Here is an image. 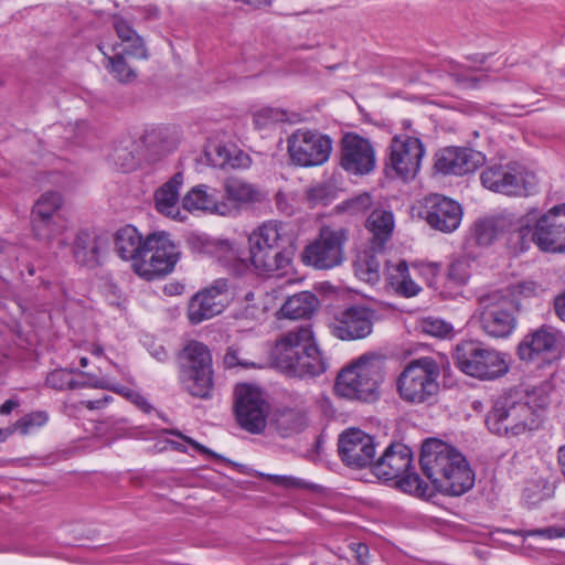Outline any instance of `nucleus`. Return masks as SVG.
Masks as SVG:
<instances>
[{
  "instance_id": "obj_61",
  "label": "nucleus",
  "mask_w": 565,
  "mask_h": 565,
  "mask_svg": "<svg viewBox=\"0 0 565 565\" xmlns=\"http://www.w3.org/2000/svg\"><path fill=\"white\" fill-rule=\"evenodd\" d=\"M18 406V403L12 401V399H8L1 406H0V414L1 415H8L10 414L15 407Z\"/></svg>"
},
{
  "instance_id": "obj_46",
  "label": "nucleus",
  "mask_w": 565,
  "mask_h": 565,
  "mask_svg": "<svg viewBox=\"0 0 565 565\" xmlns=\"http://www.w3.org/2000/svg\"><path fill=\"white\" fill-rule=\"evenodd\" d=\"M542 291L541 286L533 280H524L516 282L510 287V296L514 298H530L537 296Z\"/></svg>"
},
{
  "instance_id": "obj_41",
  "label": "nucleus",
  "mask_w": 565,
  "mask_h": 565,
  "mask_svg": "<svg viewBox=\"0 0 565 565\" xmlns=\"http://www.w3.org/2000/svg\"><path fill=\"white\" fill-rule=\"evenodd\" d=\"M47 386L55 390L76 388L86 385V383H78L74 380L73 371L67 369L54 370L46 376ZM89 383H87L88 385Z\"/></svg>"
},
{
  "instance_id": "obj_16",
  "label": "nucleus",
  "mask_w": 565,
  "mask_h": 565,
  "mask_svg": "<svg viewBox=\"0 0 565 565\" xmlns=\"http://www.w3.org/2000/svg\"><path fill=\"white\" fill-rule=\"evenodd\" d=\"M332 151V140L326 135L298 129L288 138V152L294 163L300 167L321 166Z\"/></svg>"
},
{
  "instance_id": "obj_47",
  "label": "nucleus",
  "mask_w": 565,
  "mask_h": 565,
  "mask_svg": "<svg viewBox=\"0 0 565 565\" xmlns=\"http://www.w3.org/2000/svg\"><path fill=\"white\" fill-rule=\"evenodd\" d=\"M244 316L248 319L258 320L265 315V307L256 302L255 294L248 291L245 295Z\"/></svg>"
},
{
  "instance_id": "obj_58",
  "label": "nucleus",
  "mask_w": 565,
  "mask_h": 565,
  "mask_svg": "<svg viewBox=\"0 0 565 565\" xmlns=\"http://www.w3.org/2000/svg\"><path fill=\"white\" fill-rule=\"evenodd\" d=\"M554 307L557 317L565 322V294L555 299Z\"/></svg>"
},
{
  "instance_id": "obj_23",
  "label": "nucleus",
  "mask_w": 565,
  "mask_h": 565,
  "mask_svg": "<svg viewBox=\"0 0 565 565\" xmlns=\"http://www.w3.org/2000/svg\"><path fill=\"white\" fill-rule=\"evenodd\" d=\"M227 301V282L216 280L211 287L198 292L190 301L188 317L191 323L198 324L221 313Z\"/></svg>"
},
{
  "instance_id": "obj_3",
  "label": "nucleus",
  "mask_w": 565,
  "mask_h": 565,
  "mask_svg": "<svg viewBox=\"0 0 565 565\" xmlns=\"http://www.w3.org/2000/svg\"><path fill=\"white\" fill-rule=\"evenodd\" d=\"M420 467L438 492L458 497L473 487L475 475L466 458L439 439H428L422 446Z\"/></svg>"
},
{
  "instance_id": "obj_44",
  "label": "nucleus",
  "mask_w": 565,
  "mask_h": 565,
  "mask_svg": "<svg viewBox=\"0 0 565 565\" xmlns=\"http://www.w3.org/2000/svg\"><path fill=\"white\" fill-rule=\"evenodd\" d=\"M284 118L285 114L281 110L270 107L260 108L253 115L254 125L258 129H263L275 122L282 121Z\"/></svg>"
},
{
  "instance_id": "obj_6",
  "label": "nucleus",
  "mask_w": 565,
  "mask_h": 565,
  "mask_svg": "<svg viewBox=\"0 0 565 565\" xmlns=\"http://www.w3.org/2000/svg\"><path fill=\"white\" fill-rule=\"evenodd\" d=\"M412 450L403 444H392L373 463L372 471L381 480H397L398 488L418 498H430L431 488L413 471Z\"/></svg>"
},
{
  "instance_id": "obj_50",
  "label": "nucleus",
  "mask_w": 565,
  "mask_h": 565,
  "mask_svg": "<svg viewBox=\"0 0 565 565\" xmlns=\"http://www.w3.org/2000/svg\"><path fill=\"white\" fill-rule=\"evenodd\" d=\"M451 75L455 77L456 82L463 88H476L479 84V78L472 76L466 70H456L451 71Z\"/></svg>"
},
{
  "instance_id": "obj_52",
  "label": "nucleus",
  "mask_w": 565,
  "mask_h": 565,
  "mask_svg": "<svg viewBox=\"0 0 565 565\" xmlns=\"http://www.w3.org/2000/svg\"><path fill=\"white\" fill-rule=\"evenodd\" d=\"M440 268V264L438 263H423L418 266L419 274L426 279L429 286L435 285Z\"/></svg>"
},
{
  "instance_id": "obj_40",
  "label": "nucleus",
  "mask_w": 565,
  "mask_h": 565,
  "mask_svg": "<svg viewBox=\"0 0 565 565\" xmlns=\"http://www.w3.org/2000/svg\"><path fill=\"white\" fill-rule=\"evenodd\" d=\"M277 427L282 436H289L302 430L306 426L303 414L298 411L287 409L281 412L276 419Z\"/></svg>"
},
{
  "instance_id": "obj_36",
  "label": "nucleus",
  "mask_w": 565,
  "mask_h": 565,
  "mask_svg": "<svg viewBox=\"0 0 565 565\" xmlns=\"http://www.w3.org/2000/svg\"><path fill=\"white\" fill-rule=\"evenodd\" d=\"M381 249L373 248L371 244L370 249L363 250L358 254L353 267L356 277L361 280L375 284L380 279L381 262L377 258V253Z\"/></svg>"
},
{
  "instance_id": "obj_32",
  "label": "nucleus",
  "mask_w": 565,
  "mask_h": 565,
  "mask_svg": "<svg viewBox=\"0 0 565 565\" xmlns=\"http://www.w3.org/2000/svg\"><path fill=\"white\" fill-rule=\"evenodd\" d=\"M288 241L286 225L277 220L264 222L248 236V243H257L267 247L286 249L284 245Z\"/></svg>"
},
{
  "instance_id": "obj_35",
  "label": "nucleus",
  "mask_w": 565,
  "mask_h": 565,
  "mask_svg": "<svg viewBox=\"0 0 565 565\" xmlns=\"http://www.w3.org/2000/svg\"><path fill=\"white\" fill-rule=\"evenodd\" d=\"M114 28L117 32L118 38L126 43L124 46V53L131 58L147 60L148 52L145 46L143 40L137 35L130 24L124 19H116Z\"/></svg>"
},
{
  "instance_id": "obj_60",
  "label": "nucleus",
  "mask_w": 565,
  "mask_h": 565,
  "mask_svg": "<svg viewBox=\"0 0 565 565\" xmlns=\"http://www.w3.org/2000/svg\"><path fill=\"white\" fill-rule=\"evenodd\" d=\"M132 403L146 413H149L152 409V407L147 402V399L139 393H138L137 397L132 401Z\"/></svg>"
},
{
  "instance_id": "obj_51",
  "label": "nucleus",
  "mask_w": 565,
  "mask_h": 565,
  "mask_svg": "<svg viewBox=\"0 0 565 565\" xmlns=\"http://www.w3.org/2000/svg\"><path fill=\"white\" fill-rule=\"evenodd\" d=\"M217 156L220 157V160L215 163L222 168L224 167H231V168H238L245 166L244 162L238 157H232L228 152V150L224 147H217L216 148Z\"/></svg>"
},
{
  "instance_id": "obj_39",
  "label": "nucleus",
  "mask_w": 565,
  "mask_h": 565,
  "mask_svg": "<svg viewBox=\"0 0 565 565\" xmlns=\"http://www.w3.org/2000/svg\"><path fill=\"white\" fill-rule=\"evenodd\" d=\"M337 190L328 182H319L306 190V201L310 207L328 205L335 199Z\"/></svg>"
},
{
  "instance_id": "obj_2",
  "label": "nucleus",
  "mask_w": 565,
  "mask_h": 565,
  "mask_svg": "<svg viewBox=\"0 0 565 565\" xmlns=\"http://www.w3.org/2000/svg\"><path fill=\"white\" fill-rule=\"evenodd\" d=\"M550 388L548 384H542L525 393L500 395L487 414V427L499 436H519L540 428L551 402Z\"/></svg>"
},
{
  "instance_id": "obj_21",
  "label": "nucleus",
  "mask_w": 565,
  "mask_h": 565,
  "mask_svg": "<svg viewBox=\"0 0 565 565\" xmlns=\"http://www.w3.org/2000/svg\"><path fill=\"white\" fill-rule=\"evenodd\" d=\"M420 214L431 228L452 233L461 223L462 209L455 200L434 193L424 198Z\"/></svg>"
},
{
  "instance_id": "obj_15",
  "label": "nucleus",
  "mask_w": 565,
  "mask_h": 565,
  "mask_svg": "<svg viewBox=\"0 0 565 565\" xmlns=\"http://www.w3.org/2000/svg\"><path fill=\"white\" fill-rule=\"evenodd\" d=\"M234 396V412L238 425L250 434L262 433L269 412L262 390L252 384H238Z\"/></svg>"
},
{
  "instance_id": "obj_14",
  "label": "nucleus",
  "mask_w": 565,
  "mask_h": 565,
  "mask_svg": "<svg viewBox=\"0 0 565 565\" xmlns=\"http://www.w3.org/2000/svg\"><path fill=\"white\" fill-rule=\"evenodd\" d=\"M63 198L47 191L34 203L31 212L32 233L41 242L50 243L67 230V221L60 214Z\"/></svg>"
},
{
  "instance_id": "obj_28",
  "label": "nucleus",
  "mask_w": 565,
  "mask_h": 565,
  "mask_svg": "<svg viewBox=\"0 0 565 565\" xmlns=\"http://www.w3.org/2000/svg\"><path fill=\"white\" fill-rule=\"evenodd\" d=\"M183 181V172H177L157 189L154 192V206L159 213L172 220L179 218L181 214L179 209L180 189Z\"/></svg>"
},
{
  "instance_id": "obj_22",
  "label": "nucleus",
  "mask_w": 565,
  "mask_h": 565,
  "mask_svg": "<svg viewBox=\"0 0 565 565\" xmlns=\"http://www.w3.org/2000/svg\"><path fill=\"white\" fill-rule=\"evenodd\" d=\"M338 451L345 466L365 468L373 463L376 444L373 436L359 428H349L339 437Z\"/></svg>"
},
{
  "instance_id": "obj_18",
  "label": "nucleus",
  "mask_w": 565,
  "mask_h": 565,
  "mask_svg": "<svg viewBox=\"0 0 565 565\" xmlns=\"http://www.w3.org/2000/svg\"><path fill=\"white\" fill-rule=\"evenodd\" d=\"M374 321L375 310L354 305L335 312L328 327L333 337L342 341H352L370 335Z\"/></svg>"
},
{
  "instance_id": "obj_63",
  "label": "nucleus",
  "mask_w": 565,
  "mask_h": 565,
  "mask_svg": "<svg viewBox=\"0 0 565 565\" xmlns=\"http://www.w3.org/2000/svg\"><path fill=\"white\" fill-rule=\"evenodd\" d=\"M137 395H138V392H136V391H134L131 388H128L126 391V394H125L124 397H126L127 399L132 402L137 397Z\"/></svg>"
},
{
  "instance_id": "obj_4",
  "label": "nucleus",
  "mask_w": 565,
  "mask_h": 565,
  "mask_svg": "<svg viewBox=\"0 0 565 565\" xmlns=\"http://www.w3.org/2000/svg\"><path fill=\"white\" fill-rule=\"evenodd\" d=\"M276 366L289 376H317L327 369L311 326H299L282 333L273 350Z\"/></svg>"
},
{
  "instance_id": "obj_57",
  "label": "nucleus",
  "mask_w": 565,
  "mask_h": 565,
  "mask_svg": "<svg viewBox=\"0 0 565 565\" xmlns=\"http://www.w3.org/2000/svg\"><path fill=\"white\" fill-rule=\"evenodd\" d=\"M113 397L104 395L102 398L83 401L82 404L88 409H99L107 405Z\"/></svg>"
},
{
  "instance_id": "obj_7",
  "label": "nucleus",
  "mask_w": 565,
  "mask_h": 565,
  "mask_svg": "<svg viewBox=\"0 0 565 565\" xmlns=\"http://www.w3.org/2000/svg\"><path fill=\"white\" fill-rule=\"evenodd\" d=\"M454 360L462 373L483 381L499 379L509 372L507 354L475 340L458 343Z\"/></svg>"
},
{
  "instance_id": "obj_12",
  "label": "nucleus",
  "mask_w": 565,
  "mask_h": 565,
  "mask_svg": "<svg viewBox=\"0 0 565 565\" xmlns=\"http://www.w3.org/2000/svg\"><path fill=\"white\" fill-rule=\"evenodd\" d=\"M348 231L344 227L321 226L318 236L301 253L305 265L319 270L340 266L344 260V244Z\"/></svg>"
},
{
  "instance_id": "obj_43",
  "label": "nucleus",
  "mask_w": 565,
  "mask_h": 565,
  "mask_svg": "<svg viewBox=\"0 0 565 565\" xmlns=\"http://www.w3.org/2000/svg\"><path fill=\"white\" fill-rule=\"evenodd\" d=\"M420 330L433 337L445 338L452 332V326L440 318L427 317L420 321Z\"/></svg>"
},
{
  "instance_id": "obj_55",
  "label": "nucleus",
  "mask_w": 565,
  "mask_h": 565,
  "mask_svg": "<svg viewBox=\"0 0 565 565\" xmlns=\"http://www.w3.org/2000/svg\"><path fill=\"white\" fill-rule=\"evenodd\" d=\"M354 557L356 558L360 565H366L369 561V547L362 543H354L351 546Z\"/></svg>"
},
{
  "instance_id": "obj_62",
  "label": "nucleus",
  "mask_w": 565,
  "mask_h": 565,
  "mask_svg": "<svg viewBox=\"0 0 565 565\" xmlns=\"http://www.w3.org/2000/svg\"><path fill=\"white\" fill-rule=\"evenodd\" d=\"M137 395H138V392H136V391H134L131 388H128L126 391V394H125L124 397H126L127 399L132 402L137 397Z\"/></svg>"
},
{
  "instance_id": "obj_29",
  "label": "nucleus",
  "mask_w": 565,
  "mask_h": 565,
  "mask_svg": "<svg viewBox=\"0 0 565 565\" xmlns=\"http://www.w3.org/2000/svg\"><path fill=\"white\" fill-rule=\"evenodd\" d=\"M115 247L119 257L130 260L135 269L136 263L141 259L145 249V238L132 225H126L116 233Z\"/></svg>"
},
{
  "instance_id": "obj_59",
  "label": "nucleus",
  "mask_w": 565,
  "mask_h": 565,
  "mask_svg": "<svg viewBox=\"0 0 565 565\" xmlns=\"http://www.w3.org/2000/svg\"><path fill=\"white\" fill-rule=\"evenodd\" d=\"M276 205L278 210L287 214L291 213V209L287 204V195L282 192L276 194Z\"/></svg>"
},
{
  "instance_id": "obj_31",
  "label": "nucleus",
  "mask_w": 565,
  "mask_h": 565,
  "mask_svg": "<svg viewBox=\"0 0 565 565\" xmlns=\"http://www.w3.org/2000/svg\"><path fill=\"white\" fill-rule=\"evenodd\" d=\"M319 307L318 297L311 291H301L288 297L279 313L290 320L309 319Z\"/></svg>"
},
{
  "instance_id": "obj_42",
  "label": "nucleus",
  "mask_w": 565,
  "mask_h": 565,
  "mask_svg": "<svg viewBox=\"0 0 565 565\" xmlns=\"http://www.w3.org/2000/svg\"><path fill=\"white\" fill-rule=\"evenodd\" d=\"M372 206V198L369 193H360L337 205V211L350 215L364 214Z\"/></svg>"
},
{
  "instance_id": "obj_49",
  "label": "nucleus",
  "mask_w": 565,
  "mask_h": 565,
  "mask_svg": "<svg viewBox=\"0 0 565 565\" xmlns=\"http://www.w3.org/2000/svg\"><path fill=\"white\" fill-rule=\"evenodd\" d=\"M527 536H542L547 540L565 536V527L547 526L543 529H534L526 532Z\"/></svg>"
},
{
  "instance_id": "obj_54",
  "label": "nucleus",
  "mask_w": 565,
  "mask_h": 565,
  "mask_svg": "<svg viewBox=\"0 0 565 565\" xmlns=\"http://www.w3.org/2000/svg\"><path fill=\"white\" fill-rule=\"evenodd\" d=\"M88 386L106 388V390L113 391L121 396H125L126 391L129 388V387H126L122 385L110 384L107 380H97V379H92Z\"/></svg>"
},
{
  "instance_id": "obj_8",
  "label": "nucleus",
  "mask_w": 565,
  "mask_h": 565,
  "mask_svg": "<svg viewBox=\"0 0 565 565\" xmlns=\"http://www.w3.org/2000/svg\"><path fill=\"white\" fill-rule=\"evenodd\" d=\"M179 379L192 396L209 398L214 387L212 354L202 342L190 341L180 354Z\"/></svg>"
},
{
  "instance_id": "obj_25",
  "label": "nucleus",
  "mask_w": 565,
  "mask_h": 565,
  "mask_svg": "<svg viewBox=\"0 0 565 565\" xmlns=\"http://www.w3.org/2000/svg\"><path fill=\"white\" fill-rule=\"evenodd\" d=\"M248 249L250 264L259 275L281 276L291 266V256L287 249L267 247L257 243H248Z\"/></svg>"
},
{
  "instance_id": "obj_26",
  "label": "nucleus",
  "mask_w": 565,
  "mask_h": 565,
  "mask_svg": "<svg viewBox=\"0 0 565 565\" xmlns=\"http://www.w3.org/2000/svg\"><path fill=\"white\" fill-rule=\"evenodd\" d=\"M182 206L189 212L200 211L228 216V207L222 204L218 190L207 184L192 186L183 196Z\"/></svg>"
},
{
  "instance_id": "obj_19",
  "label": "nucleus",
  "mask_w": 565,
  "mask_h": 565,
  "mask_svg": "<svg viewBox=\"0 0 565 565\" xmlns=\"http://www.w3.org/2000/svg\"><path fill=\"white\" fill-rule=\"evenodd\" d=\"M562 341L563 335L557 329L544 324L522 339L518 356L525 363L544 364L557 353Z\"/></svg>"
},
{
  "instance_id": "obj_13",
  "label": "nucleus",
  "mask_w": 565,
  "mask_h": 565,
  "mask_svg": "<svg viewBox=\"0 0 565 565\" xmlns=\"http://www.w3.org/2000/svg\"><path fill=\"white\" fill-rule=\"evenodd\" d=\"M518 305L502 291H494L479 299L480 328L491 338H508L516 327L514 312Z\"/></svg>"
},
{
  "instance_id": "obj_1",
  "label": "nucleus",
  "mask_w": 565,
  "mask_h": 565,
  "mask_svg": "<svg viewBox=\"0 0 565 565\" xmlns=\"http://www.w3.org/2000/svg\"><path fill=\"white\" fill-rule=\"evenodd\" d=\"M508 233L515 254L524 253L534 244L541 252L565 253V203L546 211L530 207L522 215L501 213L494 217L475 222L471 237L476 244L488 246Z\"/></svg>"
},
{
  "instance_id": "obj_10",
  "label": "nucleus",
  "mask_w": 565,
  "mask_h": 565,
  "mask_svg": "<svg viewBox=\"0 0 565 565\" xmlns=\"http://www.w3.org/2000/svg\"><path fill=\"white\" fill-rule=\"evenodd\" d=\"M180 254L170 234L153 232L145 237L143 254L135 265V273L147 280L166 276L173 270Z\"/></svg>"
},
{
  "instance_id": "obj_24",
  "label": "nucleus",
  "mask_w": 565,
  "mask_h": 565,
  "mask_svg": "<svg viewBox=\"0 0 565 565\" xmlns=\"http://www.w3.org/2000/svg\"><path fill=\"white\" fill-rule=\"evenodd\" d=\"M486 161L482 152L460 147L441 149L435 157V169L443 174L463 175L476 171Z\"/></svg>"
},
{
  "instance_id": "obj_48",
  "label": "nucleus",
  "mask_w": 565,
  "mask_h": 565,
  "mask_svg": "<svg viewBox=\"0 0 565 565\" xmlns=\"http://www.w3.org/2000/svg\"><path fill=\"white\" fill-rule=\"evenodd\" d=\"M47 422V415L44 412H38L26 415L20 420V427L23 434H28L33 426H42Z\"/></svg>"
},
{
  "instance_id": "obj_30",
  "label": "nucleus",
  "mask_w": 565,
  "mask_h": 565,
  "mask_svg": "<svg viewBox=\"0 0 565 565\" xmlns=\"http://www.w3.org/2000/svg\"><path fill=\"white\" fill-rule=\"evenodd\" d=\"M102 239L87 231H81L74 241L73 256L75 262L88 268L100 265Z\"/></svg>"
},
{
  "instance_id": "obj_34",
  "label": "nucleus",
  "mask_w": 565,
  "mask_h": 565,
  "mask_svg": "<svg viewBox=\"0 0 565 565\" xmlns=\"http://www.w3.org/2000/svg\"><path fill=\"white\" fill-rule=\"evenodd\" d=\"M366 228L372 233L373 248L383 249L394 228V217L388 211L374 210L366 221Z\"/></svg>"
},
{
  "instance_id": "obj_17",
  "label": "nucleus",
  "mask_w": 565,
  "mask_h": 565,
  "mask_svg": "<svg viewBox=\"0 0 565 565\" xmlns=\"http://www.w3.org/2000/svg\"><path fill=\"white\" fill-rule=\"evenodd\" d=\"M424 154L425 149L418 138L408 135L395 136L388 147L386 172L403 180L414 179Z\"/></svg>"
},
{
  "instance_id": "obj_27",
  "label": "nucleus",
  "mask_w": 565,
  "mask_h": 565,
  "mask_svg": "<svg viewBox=\"0 0 565 565\" xmlns=\"http://www.w3.org/2000/svg\"><path fill=\"white\" fill-rule=\"evenodd\" d=\"M223 192L222 204L227 205L228 215L236 213L243 206L258 203L264 198L257 186L238 178L225 179Z\"/></svg>"
},
{
  "instance_id": "obj_9",
  "label": "nucleus",
  "mask_w": 565,
  "mask_h": 565,
  "mask_svg": "<svg viewBox=\"0 0 565 565\" xmlns=\"http://www.w3.org/2000/svg\"><path fill=\"white\" fill-rule=\"evenodd\" d=\"M382 381L379 361L362 355L338 374L334 392L348 399L373 401L377 396Z\"/></svg>"
},
{
  "instance_id": "obj_33",
  "label": "nucleus",
  "mask_w": 565,
  "mask_h": 565,
  "mask_svg": "<svg viewBox=\"0 0 565 565\" xmlns=\"http://www.w3.org/2000/svg\"><path fill=\"white\" fill-rule=\"evenodd\" d=\"M388 286L399 296L414 297L422 288L411 278L406 262L388 264L386 273Z\"/></svg>"
},
{
  "instance_id": "obj_38",
  "label": "nucleus",
  "mask_w": 565,
  "mask_h": 565,
  "mask_svg": "<svg viewBox=\"0 0 565 565\" xmlns=\"http://www.w3.org/2000/svg\"><path fill=\"white\" fill-rule=\"evenodd\" d=\"M471 277V260L466 257L455 259L448 267L447 285L461 288L466 286Z\"/></svg>"
},
{
  "instance_id": "obj_56",
  "label": "nucleus",
  "mask_w": 565,
  "mask_h": 565,
  "mask_svg": "<svg viewBox=\"0 0 565 565\" xmlns=\"http://www.w3.org/2000/svg\"><path fill=\"white\" fill-rule=\"evenodd\" d=\"M172 435H175L178 437H180L181 439H183L186 444H189L190 446H192L195 450L202 452V454H205L207 456H211V457H216V454H214L212 450H210L209 448H206L205 446L199 444L198 441H195L194 439H192L191 437H188V436H184L182 435L181 433L179 431H171Z\"/></svg>"
},
{
  "instance_id": "obj_37",
  "label": "nucleus",
  "mask_w": 565,
  "mask_h": 565,
  "mask_svg": "<svg viewBox=\"0 0 565 565\" xmlns=\"http://www.w3.org/2000/svg\"><path fill=\"white\" fill-rule=\"evenodd\" d=\"M99 50L105 55L104 66L105 68L120 83H130L137 77L136 71L128 65L126 57H129L124 53V50L116 53L113 56L107 55L99 46Z\"/></svg>"
},
{
  "instance_id": "obj_11",
  "label": "nucleus",
  "mask_w": 565,
  "mask_h": 565,
  "mask_svg": "<svg viewBox=\"0 0 565 565\" xmlns=\"http://www.w3.org/2000/svg\"><path fill=\"white\" fill-rule=\"evenodd\" d=\"M480 181L486 189L509 196H529L537 186L536 175L516 162L487 167Z\"/></svg>"
},
{
  "instance_id": "obj_20",
  "label": "nucleus",
  "mask_w": 565,
  "mask_h": 565,
  "mask_svg": "<svg viewBox=\"0 0 565 565\" xmlns=\"http://www.w3.org/2000/svg\"><path fill=\"white\" fill-rule=\"evenodd\" d=\"M376 154L371 141L355 132H347L340 142V166L349 173L364 175L372 172Z\"/></svg>"
},
{
  "instance_id": "obj_5",
  "label": "nucleus",
  "mask_w": 565,
  "mask_h": 565,
  "mask_svg": "<svg viewBox=\"0 0 565 565\" xmlns=\"http://www.w3.org/2000/svg\"><path fill=\"white\" fill-rule=\"evenodd\" d=\"M439 377L440 365L434 358L414 359L397 376V394L407 404H429L439 393Z\"/></svg>"
},
{
  "instance_id": "obj_64",
  "label": "nucleus",
  "mask_w": 565,
  "mask_h": 565,
  "mask_svg": "<svg viewBox=\"0 0 565 565\" xmlns=\"http://www.w3.org/2000/svg\"><path fill=\"white\" fill-rule=\"evenodd\" d=\"M92 353L96 356H100L103 354V348L100 345L94 344L92 347Z\"/></svg>"
},
{
  "instance_id": "obj_53",
  "label": "nucleus",
  "mask_w": 565,
  "mask_h": 565,
  "mask_svg": "<svg viewBox=\"0 0 565 565\" xmlns=\"http://www.w3.org/2000/svg\"><path fill=\"white\" fill-rule=\"evenodd\" d=\"M268 479L271 480L275 484L282 486L285 488H306L307 483L298 478L291 476H278L270 475Z\"/></svg>"
},
{
  "instance_id": "obj_45",
  "label": "nucleus",
  "mask_w": 565,
  "mask_h": 565,
  "mask_svg": "<svg viewBox=\"0 0 565 565\" xmlns=\"http://www.w3.org/2000/svg\"><path fill=\"white\" fill-rule=\"evenodd\" d=\"M225 367L232 369L241 366L243 369H256L259 367L255 362H252L242 355L241 350L237 347H230L223 358Z\"/></svg>"
}]
</instances>
